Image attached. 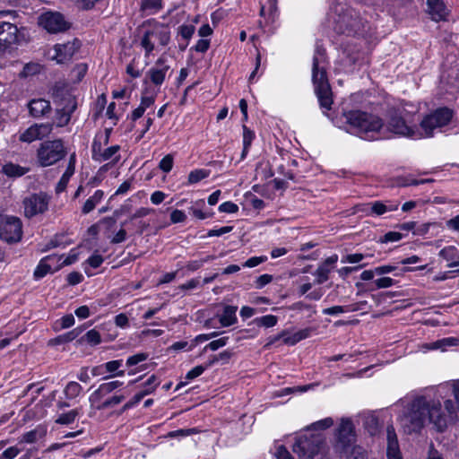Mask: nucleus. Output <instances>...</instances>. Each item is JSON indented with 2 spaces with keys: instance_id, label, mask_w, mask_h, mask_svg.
Wrapping results in <instances>:
<instances>
[{
  "instance_id": "1",
  "label": "nucleus",
  "mask_w": 459,
  "mask_h": 459,
  "mask_svg": "<svg viewBox=\"0 0 459 459\" xmlns=\"http://www.w3.org/2000/svg\"><path fill=\"white\" fill-rule=\"evenodd\" d=\"M402 431L406 435H419L427 422L437 432H444L456 421V408L453 400H428L424 395L415 396L408 403L397 418Z\"/></svg>"
},
{
  "instance_id": "2",
  "label": "nucleus",
  "mask_w": 459,
  "mask_h": 459,
  "mask_svg": "<svg viewBox=\"0 0 459 459\" xmlns=\"http://www.w3.org/2000/svg\"><path fill=\"white\" fill-rule=\"evenodd\" d=\"M326 56L325 49L316 47L312 64V82L315 88V93L318 99L321 108L324 113L330 110L333 105V94L328 79L325 64Z\"/></svg>"
},
{
  "instance_id": "3",
  "label": "nucleus",
  "mask_w": 459,
  "mask_h": 459,
  "mask_svg": "<svg viewBox=\"0 0 459 459\" xmlns=\"http://www.w3.org/2000/svg\"><path fill=\"white\" fill-rule=\"evenodd\" d=\"M348 131L364 139L374 137V134L384 127L383 120L374 115L361 110H350L343 114Z\"/></svg>"
},
{
  "instance_id": "4",
  "label": "nucleus",
  "mask_w": 459,
  "mask_h": 459,
  "mask_svg": "<svg viewBox=\"0 0 459 459\" xmlns=\"http://www.w3.org/2000/svg\"><path fill=\"white\" fill-rule=\"evenodd\" d=\"M326 451L325 438L321 434L300 435L293 445L299 459H325Z\"/></svg>"
},
{
  "instance_id": "5",
  "label": "nucleus",
  "mask_w": 459,
  "mask_h": 459,
  "mask_svg": "<svg viewBox=\"0 0 459 459\" xmlns=\"http://www.w3.org/2000/svg\"><path fill=\"white\" fill-rule=\"evenodd\" d=\"M334 30L347 35L360 34L365 30V22L359 13L352 8L338 5L334 9Z\"/></svg>"
},
{
  "instance_id": "6",
  "label": "nucleus",
  "mask_w": 459,
  "mask_h": 459,
  "mask_svg": "<svg viewBox=\"0 0 459 459\" xmlns=\"http://www.w3.org/2000/svg\"><path fill=\"white\" fill-rule=\"evenodd\" d=\"M386 129L399 136L420 139L423 137L422 133L413 122L405 117L403 110L390 109L387 113Z\"/></svg>"
},
{
  "instance_id": "7",
  "label": "nucleus",
  "mask_w": 459,
  "mask_h": 459,
  "mask_svg": "<svg viewBox=\"0 0 459 459\" xmlns=\"http://www.w3.org/2000/svg\"><path fill=\"white\" fill-rule=\"evenodd\" d=\"M111 129H106L104 134H97L91 144V158L94 161L104 162L110 160L115 165L120 160V146L112 145L104 148L108 143Z\"/></svg>"
},
{
  "instance_id": "8",
  "label": "nucleus",
  "mask_w": 459,
  "mask_h": 459,
  "mask_svg": "<svg viewBox=\"0 0 459 459\" xmlns=\"http://www.w3.org/2000/svg\"><path fill=\"white\" fill-rule=\"evenodd\" d=\"M66 154V149L61 139L48 140L39 145L37 159L41 167H48L63 160Z\"/></svg>"
},
{
  "instance_id": "9",
  "label": "nucleus",
  "mask_w": 459,
  "mask_h": 459,
  "mask_svg": "<svg viewBox=\"0 0 459 459\" xmlns=\"http://www.w3.org/2000/svg\"><path fill=\"white\" fill-rule=\"evenodd\" d=\"M453 113L447 108H440L427 115L420 122V130L423 137L433 135L434 130L446 126L452 119Z\"/></svg>"
},
{
  "instance_id": "10",
  "label": "nucleus",
  "mask_w": 459,
  "mask_h": 459,
  "mask_svg": "<svg viewBox=\"0 0 459 459\" xmlns=\"http://www.w3.org/2000/svg\"><path fill=\"white\" fill-rule=\"evenodd\" d=\"M38 24L50 34L63 33L72 27L64 14L54 11L42 13L38 18Z\"/></svg>"
},
{
  "instance_id": "11",
  "label": "nucleus",
  "mask_w": 459,
  "mask_h": 459,
  "mask_svg": "<svg viewBox=\"0 0 459 459\" xmlns=\"http://www.w3.org/2000/svg\"><path fill=\"white\" fill-rule=\"evenodd\" d=\"M333 449L340 454L347 453L355 442L354 425L350 419H342L335 430Z\"/></svg>"
},
{
  "instance_id": "12",
  "label": "nucleus",
  "mask_w": 459,
  "mask_h": 459,
  "mask_svg": "<svg viewBox=\"0 0 459 459\" xmlns=\"http://www.w3.org/2000/svg\"><path fill=\"white\" fill-rule=\"evenodd\" d=\"M22 237V221L13 216L0 217V238L7 243H16Z\"/></svg>"
},
{
  "instance_id": "13",
  "label": "nucleus",
  "mask_w": 459,
  "mask_h": 459,
  "mask_svg": "<svg viewBox=\"0 0 459 459\" xmlns=\"http://www.w3.org/2000/svg\"><path fill=\"white\" fill-rule=\"evenodd\" d=\"M49 200L50 197L43 192L25 197L22 201L25 217L32 218L44 213L48 209Z\"/></svg>"
},
{
  "instance_id": "14",
  "label": "nucleus",
  "mask_w": 459,
  "mask_h": 459,
  "mask_svg": "<svg viewBox=\"0 0 459 459\" xmlns=\"http://www.w3.org/2000/svg\"><path fill=\"white\" fill-rule=\"evenodd\" d=\"M18 29L16 25L10 22L0 23V50H5L17 41Z\"/></svg>"
},
{
  "instance_id": "15",
  "label": "nucleus",
  "mask_w": 459,
  "mask_h": 459,
  "mask_svg": "<svg viewBox=\"0 0 459 459\" xmlns=\"http://www.w3.org/2000/svg\"><path fill=\"white\" fill-rule=\"evenodd\" d=\"M80 47L81 44L78 39L65 44H56L54 47L56 52L54 58L57 63H65L73 57Z\"/></svg>"
},
{
  "instance_id": "16",
  "label": "nucleus",
  "mask_w": 459,
  "mask_h": 459,
  "mask_svg": "<svg viewBox=\"0 0 459 459\" xmlns=\"http://www.w3.org/2000/svg\"><path fill=\"white\" fill-rule=\"evenodd\" d=\"M77 108V101L70 100V103L58 105L55 114V123L58 127H64L69 124L72 114Z\"/></svg>"
},
{
  "instance_id": "17",
  "label": "nucleus",
  "mask_w": 459,
  "mask_h": 459,
  "mask_svg": "<svg viewBox=\"0 0 459 459\" xmlns=\"http://www.w3.org/2000/svg\"><path fill=\"white\" fill-rule=\"evenodd\" d=\"M27 106L30 115L34 118L48 117L52 111L50 102L41 98L30 100Z\"/></svg>"
},
{
  "instance_id": "18",
  "label": "nucleus",
  "mask_w": 459,
  "mask_h": 459,
  "mask_svg": "<svg viewBox=\"0 0 459 459\" xmlns=\"http://www.w3.org/2000/svg\"><path fill=\"white\" fill-rule=\"evenodd\" d=\"M169 68V65L166 64L162 57H160L156 61L155 65L149 69L146 75L153 84L160 86L163 83L166 74Z\"/></svg>"
},
{
  "instance_id": "19",
  "label": "nucleus",
  "mask_w": 459,
  "mask_h": 459,
  "mask_svg": "<svg viewBox=\"0 0 459 459\" xmlns=\"http://www.w3.org/2000/svg\"><path fill=\"white\" fill-rule=\"evenodd\" d=\"M386 455L387 459H402L397 435L393 425L386 427Z\"/></svg>"
},
{
  "instance_id": "20",
  "label": "nucleus",
  "mask_w": 459,
  "mask_h": 459,
  "mask_svg": "<svg viewBox=\"0 0 459 459\" xmlns=\"http://www.w3.org/2000/svg\"><path fill=\"white\" fill-rule=\"evenodd\" d=\"M50 95L56 106L65 105V103H70V100H76L75 98L69 92L65 85L59 82L56 83L51 88Z\"/></svg>"
},
{
  "instance_id": "21",
  "label": "nucleus",
  "mask_w": 459,
  "mask_h": 459,
  "mask_svg": "<svg viewBox=\"0 0 459 459\" xmlns=\"http://www.w3.org/2000/svg\"><path fill=\"white\" fill-rule=\"evenodd\" d=\"M427 5L432 20L439 22L446 19L449 11L442 0H427Z\"/></svg>"
},
{
  "instance_id": "22",
  "label": "nucleus",
  "mask_w": 459,
  "mask_h": 459,
  "mask_svg": "<svg viewBox=\"0 0 459 459\" xmlns=\"http://www.w3.org/2000/svg\"><path fill=\"white\" fill-rule=\"evenodd\" d=\"M123 383L118 380L110 381L108 383H103L100 385L98 389L91 395L90 401L95 402L96 400H99L110 393H112L114 390L121 386Z\"/></svg>"
},
{
  "instance_id": "23",
  "label": "nucleus",
  "mask_w": 459,
  "mask_h": 459,
  "mask_svg": "<svg viewBox=\"0 0 459 459\" xmlns=\"http://www.w3.org/2000/svg\"><path fill=\"white\" fill-rule=\"evenodd\" d=\"M399 204L396 202L386 201H375L370 203V212L373 215L380 216L388 212H394L398 209Z\"/></svg>"
},
{
  "instance_id": "24",
  "label": "nucleus",
  "mask_w": 459,
  "mask_h": 459,
  "mask_svg": "<svg viewBox=\"0 0 459 459\" xmlns=\"http://www.w3.org/2000/svg\"><path fill=\"white\" fill-rule=\"evenodd\" d=\"M438 255L448 263L447 267L459 266V251L455 246L445 247Z\"/></svg>"
},
{
  "instance_id": "25",
  "label": "nucleus",
  "mask_w": 459,
  "mask_h": 459,
  "mask_svg": "<svg viewBox=\"0 0 459 459\" xmlns=\"http://www.w3.org/2000/svg\"><path fill=\"white\" fill-rule=\"evenodd\" d=\"M29 170V168L8 162L2 167L1 172L8 178H20L25 175Z\"/></svg>"
},
{
  "instance_id": "26",
  "label": "nucleus",
  "mask_w": 459,
  "mask_h": 459,
  "mask_svg": "<svg viewBox=\"0 0 459 459\" xmlns=\"http://www.w3.org/2000/svg\"><path fill=\"white\" fill-rule=\"evenodd\" d=\"M103 197L104 192L102 190H96L94 194L85 201L82 208V212L83 214H88L92 212L95 207L101 202Z\"/></svg>"
},
{
  "instance_id": "27",
  "label": "nucleus",
  "mask_w": 459,
  "mask_h": 459,
  "mask_svg": "<svg viewBox=\"0 0 459 459\" xmlns=\"http://www.w3.org/2000/svg\"><path fill=\"white\" fill-rule=\"evenodd\" d=\"M82 413V408H75L65 412H62L55 420V422L59 425H70L75 421V420Z\"/></svg>"
},
{
  "instance_id": "28",
  "label": "nucleus",
  "mask_w": 459,
  "mask_h": 459,
  "mask_svg": "<svg viewBox=\"0 0 459 459\" xmlns=\"http://www.w3.org/2000/svg\"><path fill=\"white\" fill-rule=\"evenodd\" d=\"M365 304H366V302L364 301V302H360L358 304L350 305L347 307L333 306L331 307L325 308L323 310V314L329 315V316H335V315L345 313V312H353V311H357V310L360 309L361 307Z\"/></svg>"
},
{
  "instance_id": "29",
  "label": "nucleus",
  "mask_w": 459,
  "mask_h": 459,
  "mask_svg": "<svg viewBox=\"0 0 459 459\" xmlns=\"http://www.w3.org/2000/svg\"><path fill=\"white\" fill-rule=\"evenodd\" d=\"M237 307L226 306L223 309V313L220 316V323L222 326H230L237 321L236 316Z\"/></svg>"
},
{
  "instance_id": "30",
  "label": "nucleus",
  "mask_w": 459,
  "mask_h": 459,
  "mask_svg": "<svg viewBox=\"0 0 459 459\" xmlns=\"http://www.w3.org/2000/svg\"><path fill=\"white\" fill-rule=\"evenodd\" d=\"M152 38H155L161 46H166L170 40V32L165 26L161 25L154 30H148Z\"/></svg>"
},
{
  "instance_id": "31",
  "label": "nucleus",
  "mask_w": 459,
  "mask_h": 459,
  "mask_svg": "<svg viewBox=\"0 0 459 459\" xmlns=\"http://www.w3.org/2000/svg\"><path fill=\"white\" fill-rule=\"evenodd\" d=\"M54 259L52 256H46L42 258L37 265L33 276L36 280L45 277L48 273L52 272V267L48 261Z\"/></svg>"
},
{
  "instance_id": "32",
  "label": "nucleus",
  "mask_w": 459,
  "mask_h": 459,
  "mask_svg": "<svg viewBox=\"0 0 459 459\" xmlns=\"http://www.w3.org/2000/svg\"><path fill=\"white\" fill-rule=\"evenodd\" d=\"M205 206V203L203 199L196 201L191 207H189V212L199 220H204L206 218L212 217V212H205L203 208Z\"/></svg>"
},
{
  "instance_id": "33",
  "label": "nucleus",
  "mask_w": 459,
  "mask_h": 459,
  "mask_svg": "<svg viewBox=\"0 0 459 459\" xmlns=\"http://www.w3.org/2000/svg\"><path fill=\"white\" fill-rule=\"evenodd\" d=\"M442 389H447L452 390L453 394L455 399V403L453 401V403L455 405L456 408V420H458V412H459V380H453L451 382H447L444 385H441L438 386V390Z\"/></svg>"
},
{
  "instance_id": "34",
  "label": "nucleus",
  "mask_w": 459,
  "mask_h": 459,
  "mask_svg": "<svg viewBox=\"0 0 459 459\" xmlns=\"http://www.w3.org/2000/svg\"><path fill=\"white\" fill-rule=\"evenodd\" d=\"M82 390V387L79 383L71 381L65 385L64 394L66 399L71 400L76 398L81 394Z\"/></svg>"
},
{
  "instance_id": "35",
  "label": "nucleus",
  "mask_w": 459,
  "mask_h": 459,
  "mask_svg": "<svg viewBox=\"0 0 459 459\" xmlns=\"http://www.w3.org/2000/svg\"><path fill=\"white\" fill-rule=\"evenodd\" d=\"M278 322V317L273 315H266L264 316L256 317L254 319L253 323L257 326H263V327H273Z\"/></svg>"
},
{
  "instance_id": "36",
  "label": "nucleus",
  "mask_w": 459,
  "mask_h": 459,
  "mask_svg": "<svg viewBox=\"0 0 459 459\" xmlns=\"http://www.w3.org/2000/svg\"><path fill=\"white\" fill-rule=\"evenodd\" d=\"M82 330L81 328H74V330H72L70 332H67L64 334L57 336L56 338L54 339L53 342L56 344H62V343L72 342L82 333Z\"/></svg>"
},
{
  "instance_id": "37",
  "label": "nucleus",
  "mask_w": 459,
  "mask_h": 459,
  "mask_svg": "<svg viewBox=\"0 0 459 459\" xmlns=\"http://www.w3.org/2000/svg\"><path fill=\"white\" fill-rule=\"evenodd\" d=\"M126 398L125 394H115L110 398L105 400L102 403L97 406L98 410H105L108 408L114 407L122 403Z\"/></svg>"
},
{
  "instance_id": "38",
  "label": "nucleus",
  "mask_w": 459,
  "mask_h": 459,
  "mask_svg": "<svg viewBox=\"0 0 459 459\" xmlns=\"http://www.w3.org/2000/svg\"><path fill=\"white\" fill-rule=\"evenodd\" d=\"M123 361L121 359L111 360L104 364L105 371L111 373L113 376L122 377L125 374L124 370L117 371L122 366Z\"/></svg>"
},
{
  "instance_id": "39",
  "label": "nucleus",
  "mask_w": 459,
  "mask_h": 459,
  "mask_svg": "<svg viewBox=\"0 0 459 459\" xmlns=\"http://www.w3.org/2000/svg\"><path fill=\"white\" fill-rule=\"evenodd\" d=\"M21 142L32 143L33 141L39 140V134L36 131V126L32 125L27 128L19 137Z\"/></svg>"
},
{
  "instance_id": "40",
  "label": "nucleus",
  "mask_w": 459,
  "mask_h": 459,
  "mask_svg": "<svg viewBox=\"0 0 459 459\" xmlns=\"http://www.w3.org/2000/svg\"><path fill=\"white\" fill-rule=\"evenodd\" d=\"M331 268H326L325 265L319 264L314 275L316 276V283L322 284L329 278Z\"/></svg>"
},
{
  "instance_id": "41",
  "label": "nucleus",
  "mask_w": 459,
  "mask_h": 459,
  "mask_svg": "<svg viewBox=\"0 0 459 459\" xmlns=\"http://www.w3.org/2000/svg\"><path fill=\"white\" fill-rule=\"evenodd\" d=\"M42 436L39 429H35L24 433L19 440V443L33 444Z\"/></svg>"
},
{
  "instance_id": "42",
  "label": "nucleus",
  "mask_w": 459,
  "mask_h": 459,
  "mask_svg": "<svg viewBox=\"0 0 459 459\" xmlns=\"http://www.w3.org/2000/svg\"><path fill=\"white\" fill-rule=\"evenodd\" d=\"M74 174V171L72 170V169L66 168L65 171L64 172V174L62 175L60 180L58 181V183L56 185V193H61L66 188L67 184H68L71 177Z\"/></svg>"
},
{
  "instance_id": "43",
  "label": "nucleus",
  "mask_w": 459,
  "mask_h": 459,
  "mask_svg": "<svg viewBox=\"0 0 459 459\" xmlns=\"http://www.w3.org/2000/svg\"><path fill=\"white\" fill-rule=\"evenodd\" d=\"M281 338H283V343L287 345H295L298 343L295 333L286 336L285 332H281L280 334L273 337L265 346L273 344V342L279 341Z\"/></svg>"
},
{
  "instance_id": "44",
  "label": "nucleus",
  "mask_w": 459,
  "mask_h": 459,
  "mask_svg": "<svg viewBox=\"0 0 459 459\" xmlns=\"http://www.w3.org/2000/svg\"><path fill=\"white\" fill-rule=\"evenodd\" d=\"M82 342H86L91 345H97L100 343L101 337L98 331L95 329L88 331L81 339Z\"/></svg>"
},
{
  "instance_id": "45",
  "label": "nucleus",
  "mask_w": 459,
  "mask_h": 459,
  "mask_svg": "<svg viewBox=\"0 0 459 459\" xmlns=\"http://www.w3.org/2000/svg\"><path fill=\"white\" fill-rule=\"evenodd\" d=\"M209 176V171L205 169H195L192 170L188 175V183L196 184L202 179Z\"/></svg>"
},
{
  "instance_id": "46",
  "label": "nucleus",
  "mask_w": 459,
  "mask_h": 459,
  "mask_svg": "<svg viewBox=\"0 0 459 459\" xmlns=\"http://www.w3.org/2000/svg\"><path fill=\"white\" fill-rule=\"evenodd\" d=\"M141 46L145 50V56H149L150 54L154 50V43L152 41V36L149 31H145L142 39Z\"/></svg>"
},
{
  "instance_id": "47",
  "label": "nucleus",
  "mask_w": 459,
  "mask_h": 459,
  "mask_svg": "<svg viewBox=\"0 0 459 459\" xmlns=\"http://www.w3.org/2000/svg\"><path fill=\"white\" fill-rule=\"evenodd\" d=\"M333 425V420L331 417L325 418L323 420H320L318 421H316L312 423L308 429H314V430H324L326 429Z\"/></svg>"
},
{
  "instance_id": "48",
  "label": "nucleus",
  "mask_w": 459,
  "mask_h": 459,
  "mask_svg": "<svg viewBox=\"0 0 459 459\" xmlns=\"http://www.w3.org/2000/svg\"><path fill=\"white\" fill-rule=\"evenodd\" d=\"M34 125L36 126V131L39 134V140L49 135L53 130L52 123H42V124H34Z\"/></svg>"
},
{
  "instance_id": "49",
  "label": "nucleus",
  "mask_w": 459,
  "mask_h": 459,
  "mask_svg": "<svg viewBox=\"0 0 459 459\" xmlns=\"http://www.w3.org/2000/svg\"><path fill=\"white\" fill-rule=\"evenodd\" d=\"M174 164V158L172 154L164 156L159 163V169L165 173L171 171Z\"/></svg>"
},
{
  "instance_id": "50",
  "label": "nucleus",
  "mask_w": 459,
  "mask_h": 459,
  "mask_svg": "<svg viewBox=\"0 0 459 459\" xmlns=\"http://www.w3.org/2000/svg\"><path fill=\"white\" fill-rule=\"evenodd\" d=\"M440 224L437 222H427L421 225H419L413 230V234L417 236H423L427 234L430 228H439Z\"/></svg>"
},
{
  "instance_id": "51",
  "label": "nucleus",
  "mask_w": 459,
  "mask_h": 459,
  "mask_svg": "<svg viewBox=\"0 0 459 459\" xmlns=\"http://www.w3.org/2000/svg\"><path fill=\"white\" fill-rule=\"evenodd\" d=\"M228 341L229 337H221L217 340H214L204 346V351H206L207 350L217 351L218 349L225 346Z\"/></svg>"
},
{
  "instance_id": "52",
  "label": "nucleus",
  "mask_w": 459,
  "mask_h": 459,
  "mask_svg": "<svg viewBox=\"0 0 459 459\" xmlns=\"http://www.w3.org/2000/svg\"><path fill=\"white\" fill-rule=\"evenodd\" d=\"M148 358V354L144 352L137 353L133 356L128 357L126 359V366L132 367L139 364L140 362H143L146 360Z\"/></svg>"
},
{
  "instance_id": "53",
  "label": "nucleus",
  "mask_w": 459,
  "mask_h": 459,
  "mask_svg": "<svg viewBox=\"0 0 459 459\" xmlns=\"http://www.w3.org/2000/svg\"><path fill=\"white\" fill-rule=\"evenodd\" d=\"M195 30V28L194 25L183 24L178 28V32L182 38L188 40L193 36Z\"/></svg>"
},
{
  "instance_id": "54",
  "label": "nucleus",
  "mask_w": 459,
  "mask_h": 459,
  "mask_svg": "<svg viewBox=\"0 0 459 459\" xmlns=\"http://www.w3.org/2000/svg\"><path fill=\"white\" fill-rule=\"evenodd\" d=\"M266 260H267V256H265V255L252 256V257L248 258L244 263L243 266L253 268V267H255V266L259 265L260 264L265 262Z\"/></svg>"
},
{
  "instance_id": "55",
  "label": "nucleus",
  "mask_w": 459,
  "mask_h": 459,
  "mask_svg": "<svg viewBox=\"0 0 459 459\" xmlns=\"http://www.w3.org/2000/svg\"><path fill=\"white\" fill-rule=\"evenodd\" d=\"M219 211L221 212L226 213H235L238 211V206L232 202H224L219 206Z\"/></svg>"
},
{
  "instance_id": "56",
  "label": "nucleus",
  "mask_w": 459,
  "mask_h": 459,
  "mask_svg": "<svg viewBox=\"0 0 459 459\" xmlns=\"http://www.w3.org/2000/svg\"><path fill=\"white\" fill-rule=\"evenodd\" d=\"M20 452L21 450L18 447L10 446L2 453L0 459H13L20 454Z\"/></svg>"
},
{
  "instance_id": "57",
  "label": "nucleus",
  "mask_w": 459,
  "mask_h": 459,
  "mask_svg": "<svg viewBox=\"0 0 459 459\" xmlns=\"http://www.w3.org/2000/svg\"><path fill=\"white\" fill-rule=\"evenodd\" d=\"M255 134L247 126H243V145L251 146Z\"/></svg>"
},
{
  "instance_id": "58",
  "label": "nucleus",
  "mask_w": 459,
  "mask_h": 459,
  "mask_svg": "<svg viewBox=\"0 0 459 459\" xmlns=\"http://www.w3.org/2000/svg\"><path fill=\"white\" fill-rule=\"evenodd\" d=\"M156 93H152L150 95H143L141 98L140 106L143 107V109L146 110L148 108L152 106L155 102Z\"/></svg>"
},
{
  "instance_id": "59",
  "label": "nucleus",
  "mask_w": 459,
  "mask_h": 459,
  "mask_svg": "<svg viewBox=\"0 0 459 459\" xmlns=\"http://www.w3.org/2000/svg\"><path fill=\"white\" fill-rule=\"evenodd\" d=\"M403 235L400 232L396 231H389L384 235L382 238V242L387 243V242H396L402 239Z\"/></svg>"
},
{
  "instance_id": "60",
  "label": "nucleus",
  "mask_w": 459,
  "mask_h": 459,
  "mask_svg": "<svg viewBox=\"0 0 459 459\" xmlns=\"http://www.w3.org/2000/svg\"><path fill=\"white\" fill-rule=\"evenodd\" d=\"M273 281V276L271 274H263L260 275L255 281V285L256 289H262L268 283Z\"/></svg>"
},
{
  "instance_id": "61",
  "label": "nucleus",
  "mask_w": 459,
  "mask_h": 459,
  "mask_svg": "<svg viewBox=\"0 0 459 459\" xmlns=\"http://www.w3.org/2000/svg\"><path fill=\"white\" fill-rule=\"evenodd\" d=\"M205 369H206V367H204L203 365H198L187 372L186 378L188 380L194 379V378L201 376L204 372Z\"/></svg>"
},
{
  "instance_id": "62",
  "label": "nucleus",
  "mask_w": 459,
  "mask_h": 459,
  "mask_svg": "<svg viewBox=\"0 0 459 459\" xmlns=\"http://www.w3.org/2000/svg\"><path fill=\"white\" fill-rule=\"evenodd\" d=\"M186 219V215L183 211L174 210L170 213V221L172 223H179L185 221Z\"/></svg>"
},
{
  "instance_id": "63",
  "label": "nucleus",
  "mask_w": 459,
  "mask_h": 459,
  "mask_svg": "<svg viewBox=\"0 0 459 459\" xmlns=\"http://www.w3.org/2000/svg\"><path fill=\"white\" fill-rule=\"evenodd\" d=\"M394 281L390 277H382L375 281L377 289L389 288L394 285Z\"/></svg>"
},
{
  "instance_id": "64",
  "label": "nucleus",
  "mask_w": 459,
  "mask_h": 459,
  "mask_svg": "<svg viewBox=\"0 0 459 459\" xmlns=\"http://www.w3.org/2000/svg\"><path fill=\"white\" fill-rule=\"evenodd\" d=\"M447 229L459 232V214L446 221Z\"/></svg>"
}]
</instances>
